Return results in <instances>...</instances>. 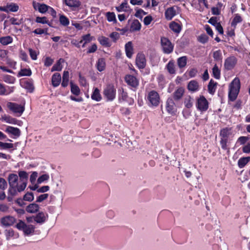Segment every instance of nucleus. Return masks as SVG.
Masks as SVG:
<instances>
[{"mask_svg": "<svg viewBox=\"0 0 250 250\" xmlns=\"http://www.w3.org/2000/svg\"><path fill=\"white\" fill-rule=\"evenodd\" d=\"M188 58L187 56H183L177 59V64L180 68L186 66L187 63Z\"/></svg>", "mask_w": 250, "mask_h": 250, "instance_id": "nucleus-33", "label": "nucleus"}, {"mask_svg": "<svg viewBox=\"0 0 250 250\" xmlns=\"http://www.w3.org/2000/svg\"><path fill=\"white\" fill-rule=\"evenodd\" d=\"M16 219L15 217L8 215L3 217L0 219V223L3 226H12L16 222Z\"/></svg>", "mask_w": 250, "mask_h": 250, "instance_id": "nucleus-16", "label": "nucleus"}, {"mask_svg": "<svg viewBox=\"0 0 250 250\" xmlns=\"http://www.w3.org/2000/svg\"><path fill=\"white\" fill-rule=\"evenodd\" d=\"M241 87L240 81L239 78L235 77L229 85V100L231 102L234 101L239 93Z\"/></svg>", "mask_w": 250, "mask_h": 250, "instance_id": "nucleus-3", "label": "nucleus"}, {"mask_svg": "<svg viewBox=\"0 0 250 250\" xmlns=\"http://www.w3.org/2000/svg\"><path fill=\"white\" fill-rule=\"evenodd\" d=\"M141 24L138 20H134L131 23L129 31L130 32L140 31Z\"/></svg>", "mask_w": 250, "mask_h": 250, "instance_id": "nucleus-23", "label": "nucleus"}, {"mask_svg": "<svg viewBox=\"0 0 250 250\" xmlns=\"http://www.w3.org/2000/svg\"><path fill=\"white\" fill-rule=\"evenodd\" d=\"M193 98L188 95L184 99V103L187 108L190 109L193 106Z\"/></svg>", "mask_w": 250, "mask_h": 250, "instance_id": "nucleus-34", "label": "nucleus"}, {"mask_svg": "<svg viewBox=\"0 0 250 250\" xmlns=\"http://www.w3.org/2000/svg\"><path fill=\"white\" fill-rule=\"evenodd\" d=\"M145 100L149 107L158 106L161 101L159 94L154 90H151L147 92L145 96Z\"/></svg>", "mask_w": 250, "mask_h": 250, "instance_id": "nucleus-4", "label": "nucleus"}, {"mask_svg": "<svg viewBox=\"0 0 250 250\" xmlns=\"http://www.w3.org/2000/svg\"><path fill=\"white\" fill-rule=\"evenodd\" d=\"M98 41L100 43L105 47H109L111 45V43L109 41V39L104 36H101L98 38Z\"/></svg>", "mask_w": 250, "mask_h": 250, "instance_id": "nucleus-27", "label": "nucleus"}, {"mask_svg": "<svg viewBox=\"0 0 250 250\" xmlns=\"http://www.w3.org/2000/svg\"><path fill=\"white\" fill-rule=\"evenodd\" d=\"M185 92V88L183 87H178L172 94L173 98L175 101H179L183 98Z\"/></svg>", "mask_w": 250, "mask_h": 250, "instance_id": "nucleus-15", "label": "nucleus"}, {"mask_svg": "<svg viewBox=\"0 0 250 250\" xmlns=\"http://www.w3.org/2000/svg\"><path fill=\"white\" fill-rule=\"evenodd\" d=\"M136 65L139 69H143L146 66L145 55L142 53L137 54L136 58Z\"/></svg>", "mask_w": 250, "mask_h": 250, "instance_id": "nucleus-13", "label": "nucleus"}, {"mask_svg": "<svg viewBox=\"0 0 250 250\" xmlns=\"http://www.w3.org/2000/svg\"><path fill=\"white\" fill-rule=\"evenodd\" d=\"M9 21L10 22L11 24L17 25H20L23 22L22 19H19L14 17L11 18L9 19Z\"/></svg>", "mask_w": 250, "mask_h": 250, "instance_id": "nucleus-52", "label": "nucleus"}, {"mask_svg": "<svg viewBox=\"0 0 250 250\" xmlns=\"http://www.w3.org/2000/svg\"><path fill=\"white\" fill-rule=\"evenodd\" d=\"M167 71L170 74L175 73L174 62L173 60L170 61L166 65Z\"/></svg>", "mask_w": 250, "mask_h": 250, "instance_id": "nucleus-37", "label": "nucleus"}, {"mask_svg": "<svg viewBox=\"0 0 250 250\" xmlns=\"http://www.w3.org/2000/svg\"><path fill=\"white\" fill-rule=\"evenodd\" d=\"M63 2L72 11L78 10L82 4L79 0H64Z\"/></svg>", "mask_w": 250, "mask_h": 250, "instance_id": "nucleus-12", "label": "nucleus"}, {"mask_svg": "<svg viewBox=\"0 0 250 250\" xmlns=\"http://www.w3.org/2000/svg\"><path fill=\"white\" fill-rule=\"evenodd\" d=\"M39 206L35 203L30 204L27 206L26 210L27 212L31 213H34L38 212L39 210Z\"/></svg>", "mask_w": 250, "mask_h": 250, "instance_id": "nucleus-24", "label": "nucleus"}, {"mask_svg": "<svg viewBox=\"0 0 250 250\" xmlns=\"http://www.w3.org/2000/svg\"><path fill=\"white\" fill-rule=\"evenodd\" d=\"M128 98V94L124 90V88H122L119 90V98L120 100L122 99L124 101H126Z\"/></svg>", "mask_w": 250, "mask_h": 250, "instance_id": "nucleus-40", "label": "nucleus"}, {"mask_svg": "<svg viewBox=\"0 0 250 250\" xmlns=\"http://www.w3.org/2000/svg\"><path fill=\"white\" fill-rule=\"evenodd\" d=\"M14 146L13 144L8 143H3L0 141V148L6 149L12 148Z\"/></svg>", "mask_w": 250, "mask_h": 250, "instance_id": "nucleus-53", "label": "nucleus"}, {"mask_svg": "<svg viewBox=\"0 0 250 250\" xmlns=\"http://www.w3.org/2000/svg\"><path fill=\"white\" fill-rule=\"evenodd\" d=\"M250 161V157H244L240 158L238 161V166L239 168H243Z\"/></svg>", "mask_w": 250, "mask_h": 250, "instance_id": "nucleus-32", "label": "nucleus"}, {"mask_svg": "<svg viewBox=\"0 0 250 250\" xmlns=\"http://www.w3.org/2000/svg\"><path fill=\"white\" fill-rule=\"evenodd\" d=\"M106 17L107 20L109 22H113V23L117 22L115 14L114 12H108L106 13Z\"/></svg>", "mask_w": 250, "mask_h": 250, "instance_id": "nucleus-41", "label": "nucleus"}, {"mask_svg": "<svg viewBox=\"0 0 250 250\" xmlns=\"http://www.w3.org/2000/svg\"><path fill=\"white\" fill-rule=\"evenodd\" d=\"M208 102L204 96L200 95L199 97L196 98V107L200 112L206 111L208 108Z\"/></svg>", "mask_w": 250, "mask_h": 250, "instance_id": "nucleus-6", "label": "nucleus"}, {"mask_svg": "<svg viewBox=\"0 0 250 250\" xmlns=\"http://www.w3.org/2000/svg\"><path fill=\"white\" fill-rule=\"evenodd\" d=\"M125 52L127 58H131L133 54V47L132 42H128L125 44Z\"/></svg>", "mask_w": 250, "mask_h": 250, "instance_id": "nucleus-21", "label": "nucleus"}, {"mask_svg": "<svg viewBox=\"0 0 250 250\" xmlns=\"http://www.w3.org/2000/svg\"><path fill=\"white\" fill-rule=\"evenodd\" d=\"M23 86L30 93L33 92L34 91V86L32 83L30 81H25L23 83Z\"/></svg>", "mask_w": 250, "mask_h": 250, "instance_id": "nucleus-42", "label": "nucleus"}, {"mask_svg": "<svg viewBox=\"0 0 250 250\" xmlns=\"http://www.w3.org/2000/svg\"><path fill=\"white\" fill-rule=\"evenodd\" d=\"M5 235L6 237V240H8L10 239V238L14 236V231L12 229H6L5 230Z\"/></svg>", "mask_w": 250, "mask_h": 250, "instance_id": "nucleus-57", "label": "nucleus"}, {"mask_svg": "<svg viewBox=\"0 0 250 250\" xmlns=\"http://www.w3.org/2000/svg\"><path fill=\"white\" fill-rule=\"evenodd\" d=\"M176 15V11L174 6L167 8L165 12V19L168 21L171 20Z\"/></svg>", "mask_w": 250, "mask_h": 250, "instance_id": "nucleus-17", "label": "nucleus"}, {"mask_svg": "<svg viewBox=\"0 0 250 250\" xmlns=\"http://www.w3.org/2000/svg\"><path fill=\"white\" fill-rule=\"evenodd\" d=\"M169 27L173 32L179 34L182 30V24L175 21H172L169 23Z\"/></svg>", "mask_w": 250, "mask_h": 250, "instance_id": "nucleus-19", "label": "nucleus"}, {"mask_svg": "<svg viewBox=\"0 0 250 250\" xmlns=\"http://www.w3.org/2000/svg\"><path fill=\"white\" fill-rule=\"evenodd\" d=\"M217 83H214L213 80H211L208 84V91L211 94H213L215 91L216 90V85Z\"/></svg>", "mask_w": 250, "mask_h": 250, "instance_id": "nucleus-43", "label": "nucleus"}, {"mask_svg": "<svg viewBox=\"0 0 250 250\" xmlns=\"http://www.w3.org/2000/svg\"><path fill=\"white\" fill-rule=\"evenodd\" d=\"M188 90L192 93L198 91L199 90V85L196 80H191L189 82L187 85Z\"/></svg>", "mask_w": 250, "mask_h": 250, "instance_id": "nucleus-18", "label": "nucleus"}, {"mask_svg": "<svg viewBox=\"0 0 250 250\" xmlns=\"http://www.w3.org/2000/svg\"><path fill=\"white\" fill-rule=\"evenodd\" d=\"M234 136V133L232 127H226L220 129L219 132L220 144L222 149L228 151H229V146Z\"/></svg>", "mask_w": 250, "mask_h": 250, "instance_id": "nucleus-1", "label": "nucleus"}, {"mask_svg": "<svg viewBox=\"0 0 250 250\" xmlns=\"http://www.w3.org/2000/svg\"><path fill=\"white\" fill-rule=\"evenodd\" d=\"M69 82V72L67 71H64L62 75V81L61 85L62 87H65L68 84Z\"/></svg>", "mask_w": 250, "mask_h": 250, "instance_id": "nucleus-35", "label": "nucleus"}, {"mask_svg": "<svg viewBox=\"0 0 250 250\" xmlns=\"http://www.w3.org/2000/svg\"><path fill=\"white\" fill-rule=\"evenodd\" d=\"M64 60L63 59L61 58L56 63L54 64V65L51 68V71H60L62 70V63L64 62Z\"/></svg>", "mask_w": 250, "mask_h": 250, "instance_id": "nucleus-29", "label": "nucleus"}, {"mask_svg": "<svg viewBox=\"0 0 250 250\" xmlns=\"http://www.w3.org/2000/svg\"><path fill=\"white\" fill-rule=\"evenodd\" d=\"M70 86L72 93L76 96H78L80 93V90L78 86L73 84L72 82H70Z\"/></svg>", "mask_w": 250, "mask_h": 250, "instance_id": "nucleus-44", "label": "nucleus"}, {"mask_svg": "<svg viewBox=\"0 0 250 250\" xmlns=\"http://www.w3.org/2000/svg\"><path fill=\"white\" fill-rule=\"evenodd\" d=\"M35 21L37 23H42V24H46V23L48 22V20H47L46 17H37L35 19Z\"/></svg>", "mask_w": 250, "mask_h": 250, "instance_id": "nucleus-56", "label": "nucleus"}, {"mask_svg": "<svg viewBox=\"0 0 250 250\" xmlns=\"http://www.w3.org/2000/svg\"><path fill=\"white\" fill-rule=\"evenodd\" d=\"M7 107L13 112L15 113H19L20 115H21L24 110V106L19 104L16 103H8Z\"/></svg>", "mask_w": 250, "mask_h": 250, "instance_id": "nucleus-11", "label": "nucleus"}, {"mask_svg": "<svg viewBox=\"0 0 250 250\" xmlns=\"http://www.w3.org/2000/svg\"><path fill=\"white\" fill-rule=\"evenodd\" d=\"M83 42L84 41L85 43H87L91 42L94 39V37L91 36L90 34L84 35L82 37Z\"/></svg>", "mask_w": 250, "mask_h": 250, "instance_id": "nucleus-49", "label": "nucleus"}, {"mask_svg": "<svg viewBox=\"0 0 250 250\" xmlns=\"http://www.w3.org/2000/svg\"><path fill=\"white\" fill-rule=\"evenodd\" d=\"M106 63L105 60L103 58H99L96 63V67L97 70L102 72L105 69Z\"/></svg>", "mask_w": 250, "mask_h": 250, "instance_id": "nucleus-22", "label": "nucleus"}, {"mask_svg": "<svg viewBox=\"0 0 250 250\" xmlns=\"http://www.w3.org/2000/svg\"><path fill=\"white\" fill-rule=\"evenodd\" d=\"M208 40V37L205 34H201L198 37V41L202 43H205L207 42Z\"/></svg>", "mask_w": 250, "mask_h": 250, "instance_id": "nucleus-54", "label": "nucleus"}, {"mask_svg": "<svg viewBox=\"0 0 250 250\" xmlns=\"http://www.w3.org/2000/svg\"><path fill=\"white\" fill-rule=\"evenodd\" d=\"M23 200L29 202H31L34 200V195L32 192L26 193L23 197Z\"/></svg>", "mask_w": 250, "mask_h": 250, "instance_id": "nucleus-55", "label": "nucleus"}, {"mask_svg": "<svg viewBox=\"0 0 250 250\" xmlns=\"http://www.w3.org/2000/svg\"><path fill=\"white\" fill-rule=\"evenodd\" d=\"M49 178V176L48 174H42L38 178L37 180V182L38 184H41L45 181L48 180Z\"/></svg>", "mask_w": 250, "mask_h": 250, "instance_id": "nucleus-59", "label": "nucleus"}, {"mask_svg": "<svg viewBox=\"0 0 250 250\" xmlns=\"http://www.w3.org/2000/svg\"><path fill=\"white\" fill-rule=\"evenodd\" d=\"M243 19L239 14H235L234 17L231 22V26L234 28H236L238 23H241Z\"/></svg>", "mask_w": 250, "mask_h": 250, "instance_id": "nucleus-30", "label": "nucleus"}, {"mask_svg": "<svg viewBox=\"0 0 250 250\" xmlns=\"http://www.w3.org/2000/svg\"><path fill=\"white\" fill-rule=\"evenodd\" d=\"M175 100L171 97H168L166 102V110L167 112L172 116H174L177 112V107Z\"/></svg>", "mask_w": 250, "mask_h": 250, "instance_id": "nucleus-7", "label": "nucleus"}, {"mask_svg": "<svg viewBox=\"0 0 250 250\" xmlns=\"http://www.w3.org/2000/svg\"><path fill=\"white\" fill-rule=\"evenodd\" d=\"M109 37L113 40V41L115 42L120 38V35L118 33L113 32L109 35Z\"/></svg>", "mask_w": 250, "mask_h": 250, "instance_id": "nucleus-62", "label": "nucleus"}, {"mask_svg": "<svg viewBox=\"0 0 250 250\" xmlns=\"http://www.w3.org/2000/svg\"><path fill=\"white\" fill-rule=\"evenodd\" d=\"M35 227L32 225H26L23 231L26 235H29L34 231Z\"/></svg>", "mask_w": 250, "mask_h": 250, "instance_id": "nucleus-47", "label": "nucleus"}, {"mask_svg": "<svg viewBox=\"0 0 250 250\" xmlns=\"http://www.w3.org/2000/svg\"><path fill=\"white\" fill-rule=\"evenodd\" d=\"M191 111L189 109L187 108L184 109L182 111L183 117L185 119H188L191 116Z\"/></svg>", "mask_w": 250, "mask_h": 250, "instance_id": "nucleus-63", "label": "nucleus"}, {"mask_svg": "<svg viewBox=\"0 0 250 250\" xmlns=\"http://www.w3.org/2000/svg\"><path fill=\"white\" fill-rule=\"evenodd\" d=\"M103 94L104 97L106 98L107 101H112L116 97V88L112 84H107L104 88Z\"/></svg>", "mask_w": 250, "mask_h": 250, "instance_id": "nucleus-5", "label": "nucleus"}, {"mask_svg": "<svg viewBox=\"0 0 250 250\" xmlns=\"http://www.w3.org/2000/svg\"><path fill=\"white\" fill-rule=\"evenodd\" d=\"M59 21L60 23L63 26H66L69 24L68 18L63 15H62L60 16Z\"/></svg>", "mask_w": 250, "mask_h": 250, "instance_id": "nucleus-45", "label": "nucleus"}, {"mask_svg": "<svg viewBox=\"0 0 250 250\" xmlns=\"http://www.w3.org/2000/svg\"><path fill=\"white\" fill-rule=\"evenodd\" d=\"M237 62V58L234 56H231L225 60L224 68L225 69L229 71L233 69Z\"/></svg>", "mask_w": 250, "mask_h": 250, "instance_id": "nucleus-10", "label": "nucleus"}, {"mask_svg": "<svg viewBox=\"0 0 250 250\" xmlns=\"http://www.w3.org/2000/svg\"><path fill=\"white\" fill-rule=\"evenodd\" d=\"M7 187L6 181L3 178H0V189L4 190Z\"/></svg>", "mask_w": 250, "mask_h": 250, "instance_id": "nucleus-60", "label": "nucleus"}, {"mask_svg": "<svg viewBox=\"0 0 250 250\" xmlns=\"http://www.w3.org/2000/svg\"><path fill=\"white\" fill-rule=\"evenodd\" d=\"M213 58L215 61H221L222 60V55L220 50H218L213 52Z\"/></svg>", "mask_w": 250, "mask_h": 250, "instance_id": "nucleus-48", "label": "nucleus"}, {"mask_svg": "<svg viewBox=\"0 0 250 250\" xmlns=\"http://www.w3.org/2000/svg\"><path fill=\"white\" fill-rule=\"evenodd\" d=\"M13 191V190H12ZM18 191L14 190L13 192L9 191V189H8V196L6 197L7 198V201L9 202H11L13 201V197L16 196L18 194Z\"/></svg>", "mask_w": 250, "mask_h": 250, "instance_id": "nucleus-50", "label": "nucleus"}, {"mask_svg": "<svg viewBox=\"0 0 250 250\" xmlns=\"http://www.w3.org/2000/svg\"><path fill=\"white\" fill-rule=\"evenodd\" d=\"M34 219L37 223L42 224L46 221V217L44 212L41 211L34 217Z\"/></svg>", "mask_w": 250, "mask_h": 250, "instance_id": "nucleus-25", "label": "nucleus"}, {"mask_svg": "<svg viewBox=\"0 0 250 250\" xmlns=\"http://www.w3.org/2000/svg\"><path fill=\"white\" fill-rule=\"evenodd\" d=\"M91 98L93 100L97 102H99L102 100V97L100 94V90L98 88H94Z\"/></svg>", "mask_w": 250, "mask_h": 250, "instance_id": "nucleus-28", "label": "nucleus"}, {"mask_svg": "<svg viewBox=\"0 0 250 250\" xmlns=\"http://www.w3.org/2000/svg\"><path fill=\"white\" fill-rule=\"evenodd\" d=\"M212 75L216 79H220L221 77V71L218 66L215 64L212 68Z\"/></svg>", "mask_w": 250, "mask_h": 250, "instance_id": "nucleus-38", "label": "nucleus"}, {"mask_svg": "<svg viewBox=\"0 0 250 250\" xmlns=\"http://www.w3.org/2000/svg\"><path fill=\"white\" fill-rule=\"evenodd\" d=\"M33 7L35 10H38L40 13L43 14L49 10V6L44 3H40L33 1Z\"/></svg>", "mask_w": 250, "mask_h": 250, "instance_id": "nucleus-14", "label": "nucleus"}, {"mask_svg": "<svg viewBox=\"0 0 250 250\" xmlns=\"http://www.w3.org/2000/svg\"><path fill=\"white\" fill-rule=\"evenodd\" d=\"M8 181L9 184V191L14 192V190L18 191L19 192L23 191L26 188L25 182H22L20 183L19 178L16 174L10 173L8 177Z\"/></svg>", "mask_w": 250, "mask_h": 250, "instance_id": "nucleus-2", "label": "nucleus"}, {"mask_svg": "<svg viewBox=\"0 0 250 250\" xmlns=\"http://www.w3.org/2000/svg\"><path fill=\"white\" fill-rule=\"evenodd\" d=\"M125 80L134 91H136L139 84V81L136 77L131 75H127L125 77Z\"/></svg>", "mask_w": 250, "mask_h": 250, "instance_id": "nucleus-9", "label": "nucleus"}, {"mask_svg": "<svg viewBox=\"0 0 250 250\" xmlns=\"http://www.w3.org/2000/svg\"><path fill=\"white\" fill-rule=\"evenodd\" d=\"M7 7L8 12L11 11L14 12H17L19 8V6L17 4L14 3H11L9 4H7Z\"/></svg>", "mask_w": 250, "mask_h": 250, "instance_id": "nucleus-51", "label": "nucleus"}, {"mask_svg": "<svg viewBox=\"0 0 250 250\" xmlns=\"http://www.w3.org/2000/svg\"><path fill=\"white\" fill-rule=\"evenodd\" d=\"M32 74V71L30 68L21 69L18 74V77L30 76Z\"/></svg>", "mask_w": 250, "mask_h": 250, "instance_id": "nucleus-39", "label": "nucleus"}, {"mask_svg": "<svg viewBox=\"0 0 250 250\" xmlns=\"http://www.w3.org/2000/svg\"><path fill=\"white\" fill-rule=\"evenodd\" d=\"M48 31V28H37L35 30L33 31V33H34L35 34L37 35H41L42 34H48L47 33Z\"/></svg>", "mask_w": 250, "mask_h": 250, "instance_id": "nucleus-58", "label": "nucleus"}, {"mask_svg": "<svg viewBox=\"0 0 250 250\" xmlns=\"http://www.w3.org/2000/svg\"><path fill=\"white\" fill-rule=\"evenodd\" d=\"M79 82L81 85L85 86L87 84L86 79L83 76L81 73L79 75Z\"/></svg>", "mask_w": 250, "mask_h": 250, "instance_id": "nucleus-64", "label": "nucleus"}, {"mask_svg": "<svg viewBox=\"0 0 250 250\" xmlns=\"http://www.w3.org/2000/svg\"><path fill=\"white\" fill-rule=\"evenodd\" d=\"M61 82V76L59 73H55L52 76L51 83L53 87L59 86Z\"/></svg>", "mask_w": 250, "mask_h": 250, "instance_id": "nucleus-20", "label": "nucleus"}, {"mask_svg": "<svg viewBox=\"0 0 250 250\" xmlns=\"http://www.w3.org/2000/svg\"><path fill=\"white\" fill-rule=\"evenodd\" d=\"M129 6L127 1L122 2L119 6L116 7V9L118 12L126 11L127 8Z\"/></svg>", "mask_w": 250, "mask_h": 250, "instance_id": "nucleus-46", "label": "nucleus"}, {"mask_svg": "<svg viewBox=\"0 0 250 250\" xmlns=\"http://www.w3.org/2000/svg\"><path fill=\"white\" fill-rule=\"evenodd\" d=\"M18 174L20 177V183L24 182L26 186L28 178V173L25 171H19Z\"/></svg>", "mask_w": 250, "mask_h": 250, "instance_id": "nucleus-31", "label": "nucleus"}, {"mask_svg": "<svg viewBox=\"0 0 250 250\" xmlns=\"http://www.w3.org/2000/svg\"><path fill=\"white\" fill-rule=\"evenodd\" d=\"M161 43L164 53L168 54L173 52L174 45L166 37H162L161 38Z\"/></svg>", "mask_w": 250, "mask_h": 250, "instance_id": "nucleus-8", "label": "nucleus"}, {"mask_svg": "<svg viewBox=\"0 0 250 250\" xmlns=\"http://www.w3.org/2000/svg\"><path fill=\"white\" fill-rule=\"evenodd\" d=\"M6 132L8 133H10L17 137L21 135V130L17 127L8 126L6 129Z\"/></svg>", "mask_w": 250, "mask_h": 250, "instance_id": "nucleus-26", "label": "nucleus"}, {"mask_svg": "<svg viewBox=\"0 0 250 250\" xmlns=\"http://www.w3.org/2000/svg\"><path fill=\"white\" fill-rule=\"evenodd\" d=\"M12 42L13 38L10 36L0 38V43L3 45H7L12 43Z\"/></svg>", "mask_w": 250, "mask_h": 250, "instance_id": "nucleus-36", "label": "nucleus"}, {"mask_svg": "<svg viewBox=\"0 0 250 250\" xmlns=\"http://www.w3.org/2000/svg\"><path fill=\"white\" fill-rule=\"evenodd\" d=\"M26 224L22 220H19L18 223L16 225V227L20 230H23Z\"/></svg>", "mask_w": 250, "mask_h": 250, "instance_id": "nucleus-61", "label": "nucleus"}]
</instances>
